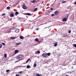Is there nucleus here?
Wrapping results in <instances>:
<instances>
[{
    "label": "nucleus",
    "mask_w": 76,
    "mask_h": 76,
    "mask_svg": "<svg viewBox=\"0 0 76 76\" xmlns=\"http://www.w3.org/2000/svg\"><path fill=\"white\" fill-rule=\"evenodd\" d=\"M23 57V55H20V56H18L16 57V59H18L20 58H21Z\"/></svg>",
    "instance_id": "1"
},
{
    "label": "nucleus",
    "mask_w": 76,
    "mask_h": 76,
    "mask_svg": "<svg viewBox=\"0 0 76 76\" xmlns=\"http://www.w3.org/2000/svg\"><path fill=\"white\" fill-rule=\"evenodd\" d=\"M42 56L43 57H44V58H46L47 57V53L42 54Z\"/></svg>",
    "instance_id": "2"
},
{
    "label": "nucleus",
    "mask_w": 76,
    "mask_h": 76,
    "mask_svg": "<svg viewBox=\"0 0 76 76\" xmlns=\"http://www.w3.org/2000/svg\"><path fill=\"white\" fill-rule=\"evenodd\" d=\"M23 9H27V7L25 6V4L23 3Z\"/></svg>",
    "instance_id": "3"
},
{
    "label": "nucleus",
    "mask_w": 76,
    "mask_h": 76,
    "mask_svg": "<svg viewBox=\"0 0 76 76\" xmlns=\"http://www.w3.org/2000/svg\"><path fill=\"white\" fill-rule=\"evenodd\" d=\"M67 20V18H64L63 20H62V21L63 22H66Z\"/></svg>",
    "instance_id": "4"
},
{
    "label": "nucleus",
    "mask_w": 76,
    "mask_h": 76,
    "mask_svg": "<svg viewBox=\"0 0 76 76\" xmlns=\"http://www.w3.org/2000/svg\"><path fill=\"white\" fill-rule=\"evenodd\" d=\"M33 75H34V76H41L40 75H41V74H39L38 73L35 75V73H34L33 74Z\"/></svg>",
    "instance_id": "5"
},
{
    "label": "nucleus",
    "mask_w": 76,
    "mask_h": 76,
    "mask_svg": "<svg viewBox=\"0 0 76 76\" xmlns=\"http://www.w3.org/2000/svg\"><path fill=\"white\" fill-rule=\"evenodd\" d=\"M59 13V11H56L54 12V13L56 15H58Z\"/></svg>",
    "instance_id": "6"
},
{
    "label": "nucleus",
    "mask_w": 76,
    "mask_h": 76,
    "mask_svg": "<svg viewBox=\"0 0 76 76\" xmlns=\"http://www.w3.org/2000/svg\"><path fill=\"white\" fill-rule=\"evenodd\" d=\"M15 54H17L18 53H19V50H15Z\"/></svg>",
    "instance_id": "7"
},
{
    "label": "nucleus",
    "mask_w": 76,
    "mask_h": 76,
    "mask_svg": "<svg viewBox=\"0 0 76 76\" xmlns=\"http://www.w3.org/2000/svg\"><path fill=\"white\" fill-rule=\"evenodd\" d=\"M20 39H24V38H25L22 36H20Z\"/></svg>",
    "instance_id": "8"
},
{
    "label": "nucleus",
    "mask_w": 76,
    "mask_h": 76,
    "mask_svg": "<svg viewBox=\"0 0 76 76\" xmlns=\"http://www.w3.org/2000/svg\"><path fill=\"white\" fill-rule=\"evenodd\" d=\"M24 15H28L29 16V15H30V16L31 15V14L30 13H24Z\"/></svg>",
    "instance_id": "9"
},
{
    "label": "nucleus",
    "mask_w": 76,
    "mask_h": 76,
    "mask_svg": "<svg viewBox=\"0 0 76 76\" xmlns=\"http://www.w3.org/2000/svg\"><path fill=\"white\" fill-rule=\"evenodd\" d=\"M10 16H11V17H13V16H14V14L11 13L10 14Z\"/></svg>",
    "instance_id": "10"
},
{
    "label": "nucleus",
    "mask_w": 76,
    "mask_h": 76,
    "mask_svg": "<svg viewBox=\"0 0 76 76\" xmlns=\"http://www.w3.org/2000/svg\"><path fill=\"white\" fill-rule=\"evenodd\" d=\"M46 54L47 57V56H50V55H51V53H46Z\"/></svg>",
    "instance_id": "11"
},
{
    "label": "nucleus",
    "mask_w": 76,
    "mask_h": 76,
    "mask_svg": "<svg viewBox=\"0 0 76 76\" xmlns=\"http://www.w3.org/2000/svg\"><path fill=\"white\" fill-rule=\"evenodd\" d=\"M15 32H16V33H18L19 32V30L18 29H17V30H16L15 31Z\"/></svg>",
    "instance_id": "12"
},
{
    "label": "nucleus",
    "mask_w": 76,
    "mask_h": 76,
    "mask_svg": "<svg viewBox=\"0 0 76 76\" xmlns=\"http://www.w3.org/2000/svg\"><path fill=\"white\" fill-rule=\"evenodd\" d=\"M62 76H69V75H68L65 74H64L62 75Z\"/></svg>",
    "instance_id": "13"
},
{
    "label": "nucleus",
    "mask_w": 76,
    "mask_h": 76,
    "mask_svg": "<svg viewBox=\"0 0 76 76\" xmlns=\"http://www.w3.org/2000/svg\"><path fill=\"white\" fill-rule=\"evenodd\" d=\"M35 41H37V42H38V41H39V40H38V39L37 38H36V39H35Z\"/></svg>",
    "instance_id": "14"
},
{
    "label": "nucleus",
    "mask_w": 76,
    "mask_h": 76,
    "mask_svg": "<svg viewBox=\"0 0 76 76\" xmlns=\"http://www.w3.org/2000/svg\"><path fill=\"white\" fill-rule=\"evenodd\" d=\"M34 67H36L37 66V64L35 63L34 65Z\"/></svg>",
    "instance_id": "15"
},
{
    "label": "nucleus",
    "mask_w": 76,
    "mask_h": 76,
    "mask_svg": "<svg viewBox=\"0 0 76 76\" xmlns=\"http://www.w3.org/2000/svg\"><path fill=\"white\" fill-rule=\"evenodd\" d=\"M10 9V7H7V10H9Z\"/></svg>",
    "instance_id": "16"
},
{
    "label": "nucleus",
    "mask_w": 76,
    "mask_h": 76,
    "mask_svg": "<svg viewBox=\"0 0 76 76\" xmlns=\"http://www.w3.org/2000/svg\"><path fill=\"white\" fill-rule=\"evenodd\" d=\"M30 67H31V66H29V65H27V69H29V68H30Z\"/></svg>",
    "instance_id": "17"
},
{
    "label": "nucleus",
    "mask_w": 76,
    "mask_h": 76,
    "mask_svg": "<svg viewBox=\"0 0 76 76\" xmlns=\"http://www.w3.org/2000/svg\"><path fill=\"white\" fill-rule=\"evenodd\" d=\"M19 14V12H16L15 13V15H18Z\"/></svg>",
    "instance_id": "18"
},
{
    "label": "nucleus",
    "mask_w": 76,
    "mask_h": 76,
    "mask_svg": "<svg viewBox=\"0 0 76 76\" xmlns=\"http://www.w3.org/2000/svg\"><path fill=\"white\" fill-rule=\"evenodd\" d=\"M73 47H74L76 48V44H73Z\"/></svg>",
    "instance_id": "19"
},
{
    "label": "nucleus",
    "mask_w": 76,
    "mask_h": 76,
    "mask_svg": "<svg viewBox=\"0 0 76 76\" xmlns=\"http://www.w3.org/2000/svg\"><path fill=\"white\" fill-rule=\"evenodd\" d=\"M10 38L12 39H15V37H11Z\"/></svg>",
    "instance_id": "20"
},
{
    "label": "nucleus",
    "mask_w": 76,
    "mask_h": 76,
    "mask_svg": "<svg viewBox=\"0 0 76 76\" xmlns=\"http://www.w3.org/2000/svg\"><path fill=\"white\" fill-rule=\"evenodd\" d=\"M36 1V0H34L33 1H31V3H35Z\"/></svg>",
    "instance_id": "21"
},
{
    "label": "nucleus",
    "mask_w": 76,
    "mask_h": 76,
    "mask_svg": "<svg viewBox=\"0 0 76 76\" xmlns=\"http://www.w3.org/2000/svg\"><path fill=\"white\" fill-rule=\"evenodd\" d=\"M57 43H55L54 45V46L55 47H56L57 46Z\"/></svg>",
    "instance_id": "22"
},
{
    "label": "nucleus",
    "mask_w": 76,
    "mask_h": 76,
    "mask_svg": "<svg viewBox=\"0 0 76 76\" xmlns=\"http://www.w3.org/2000/svg\"><path fill=\"white\" fill-rule=\"evenodd\" d=\"M30 60V58H29L26 61V63H28L29 61Z\"/></svg>",
    "instance_id": "23"
},
{
    "label": "nucleus",
    "mask_w": 76,
    "mask_h": 76,
    "mask_svg": "<svg viewBox=\"0 0 76 76\" xmlns=\"http://www.w3.org/2000/svg\"><path fill=\"white\" fill-rule=\"evenodd\" d=\"M9 71H10V70H9V69L7 70H6V72L7 73H8V72H9Z\"/></svg>",
    "instance_id": "24"
},
{
    "label": "nucleus",
    "mask_w": 76,
    "mask_h": 76,
    "mask_svg": "<svg viewBox=\"0 0 76 76\" xmlns=\"http://www.w3.org/2000/svg\"><path fill=\"white\" fill-rule=\"evenodd\" d=\"M2 46L3 45H2V44H0V48H2Z\"/></svg>",
    "instance_id": "25"
},
{
    "label": "nucleus",
    "mask_w": 76,
    "mask_h": 76,
    "mask_svg": "<svg viewBox=\"0 0 76 76\" xmlns=\"http://www.w3.org/2000/svg\"><path fill=\"white\" fill-rule=\"evenodd\" d=\"M4 57H5V58H6V57H7V54H4Z\"/></svg>",
    "instance_id": "26"
},
{
    "label": "nucleus",
    "mask_w": 76,
    "mask_h": 76,
    "mask_svg": "<svg viewBox=\"0 0 76 76\" xmlns=\"http://www.w3.org/2000/svg\"><path fill=\"white\" fill-rule=\"evenodd\" d=\"M20 60H21V59H20V60H19L18 61H15V63H17V62H18V61H20Z\"/></svg>",
    "instance_id": "27"
},
{
    "label": "nucleus",
    "mask_w": 76,
    "mask_h": 76,
    "mask_svg": "<svg viewBox=\"0 0 76 76\" xmlns=\"http://www.w3.org/2000/svg\"><path fill=\"white\" fill-rule=\"evenodd\" d=\"M15 27H13L11 28V29H14L15 28Z\"/></svg>",
    "instance_id": "28"
},
{
    "label": "nucleus",
    "mask_w": 76,
    "mask_h": 76,
    "mask_svg": "<svg viewBox=\"0 0 76 76\" xmlns=\"http://www.w3.org/2000/svg\"><path fill=\"white\" fill-rule=\"evenodd\" d=\"M38 10V9H37V8H35V9L34 10V11H37Z\"/></svg>",
    "instance_id": "29"
},
{
    "label": "nucleus",
    "mask_w": 76,
    "mask_h": 76,
    "mask_svg": "<svg viewBox=\"0 0 76 76\" xmlns=\"http://www.w3.org/2000/svg\"><path fill=\"white\" fill-rule=\"evenodd\" d=\"M37 21H38V20H36L34 21V23H35V22H37Z\"/></svg>",
    "instance_id": "30"
},
{
    "label": "nucleus",
    "mask_w": 76,
    "mask_h": 76,
    "mask_svg": "<svg viewBox=\"0 0 76 76\" xmlns=\"http://www.w3.org/2000/svg\"><path fill=\"white\" fill-rule=\"evenodd\" d=\"M66 1H63L62 2V3H66Z\"/></svg>",
    "instance_id": "31"
},
{
    "label": "nucleus",
    "mask_w": 76,
    "mask_h": 76,
    "mask_svg": "<svg viewBox=\"0 0 76 76\" xmlns=\"http://www.w3.org/2000/svg\"><path fill=\"white\" fill-rule=\"evenodd\" d=\"M10 31H7V32H6L5 33V34L6 33H10Z\"/></svg>",
    "instance_id": "32"
},
{
    "label": "nucleus",
    "mask_w": 76,
    "mask_h": 76,
    "mask_svg": "<svg viewBox=\"0 0 76 76\" xmlns=\"http://www.w3.org/2000/svg\"><path fill=\"white\" fill-rule=\"evenodd\" d=\"M68 33H69V34H70V33H71V30H69L68 31Z\"/></svg>",
    "instance_id": "33"
},
{
    "label": "nucleus",
    "mask_w": 76,
    "mask_h": 76,
    "mask_svg": "<svg viewBox=\"0 0 76 76\" xmlns=\"http://www.w3.org/2000/svg\"><path fill=\"white\" fill-rule=\"evenodd\" d=\"M21 43H16V45H19V44H20Z\"/></svg>",
    "instance_id": "34"
},
{
    "label": "nucleus",
    "mask_w": 76,
    "mask_h": 76,
    "mask_svg": "<svg viewBox=\"0 0 76 76\" xmlns=\"http://www.w3.org/2000/svg\"><path fill=\"white\" fill-rule=\"evenodd\" d=\"M37 52V53L38 54H39V53H40V51H39V50H38Z\"/></svg>",
    "instance_id": "35"
},
{
    "label": "nucleus",
    "mask_w": 76,
    "mask_h": 76,
    "mask_svg": "<svg viewBox=\"0 0 76 76\" xmlns=\"http://www.w3.org/2000/svg\"><path fill=\"white\" fill-rule=\"evenodd\" d=\"M55 16V15L54 14H52L51 15V16Z\"/></svg>",
    "instance_id": "36"
},
{
    "label": "nucleus",
    "mask_w": 76,
    "mask_h": 76,
    "mask_svg": "<svg viewBox=\"0 0 76 76\" xmlns=\"http://www.w3.org/2000/svg\"><path fill=\"white\" fill-rule=\"evenodd\" d=\"M23 72L22 71H20L19 72V73H20V74H21V73H22Z\"/></svg>",
    "instance_id": "37"
},
{
    "label": "nucleus",
    "mask_w": 76,
    "mask_h": 76,
    "mask_svg": "<svg viewBox=\"0 0 76 76\" xmlns=\"http://www.w3.org/2000/svg\"><path fill=\"white\" fill-rule=\"evenodd\" d=\"M2 44L3 45H6L5 43H2Z\"/></svg>",
    "instance_id": "38"
},
{
    "label": "nucleus",
    "mask_w": 76,
    "mask_h": 76,
    "mask_svg": "<svg viewBox=\"0 0 76 76\" xmlns=\"http://www.w3.org/2000/svg\"><path fill=\"white\" fill-rule=\"evenodd\" d=\"M6 14L5 13H4L2 14V16H4V15H5Z\"/></svg>",
    "instance_id": "39"
},
{
    "label": "nucleus",
    "mask_w": 76,
    "mask_h": 76,
    "mask_svg": "<svg viewBox=\"0 0 76 76\" xmlns=\"http://www.w3.org/2000/svg\"><path fill=\"white\" fill-rule=\"evenodd\" d=\"M63 37H67V35H64L63 36Z\"/></svg>",
    "instance_id": "40"
},
{
    "label": "nucleus",
    "mask_w": 76,
    "mask_h": 76,
    "mask_svg": "<svg viewBox=\"0 0 76 76\" xmlns=\"http://www.w3.org/2000/svg\"><path fill=\"white\" fill-rule=\"evenodd\" d=\"M36 30L37 31H38L39 30V28H36Z\"/></svg>",
    "instance_id": "41"
},
{
    "label": "nucleus",
    "mask_w": 76,
    "mask_h": 76,
    "mask_svg": "<svg viewBox=\"0 0 76 76\" xmlns=\"http://www.w3.org/2000/svg\"><path fill=\"white\" fill-rule=\"evenodd\" d=\"M38 54V52H37V51H36V52H35V54Z\"/></svg>",
    "instance_id": "42"
},
{
    "label": "nucleus",
    "mask_w": 76,
    "mask_h": 76,
    "mask_svg": "<svg viewBox=\"0 0 76 76\" xmlns=\"http://www.w3.org/2000/svg\"><path fill=\"white\" fill-rule=\"evenodd\" d=\"M20 75H19L16 74L15 76H19Z\"/></svg>",
    "instance_id": "43"
},
{
    "label": "nucleus",
    "mask_w": 76,
    "mask_h": 76,
    "mask_svg": "<svg viewBox=\"0 0 76 76\" xmlns=\"http://www.w3.org/2000/svg\"><path fill=\"white\" fill-rule=\"evenodd\" d=\"M75 5H76V1H75V2L74 3Z\"/></svg>",
    "instance_id": "44"
},
{
    "label": "nucleus",
    "mask_w": 76,
    "mask_h": 76,
    "mask_svg": "<svg viewBox=\"0 0 76 76\" xmlns=\"http://www.w3.org/2000/svg\"><path fill=\"white\" fill-rule=\"evenodd\" d=\"M53 8H51V9H50V10H53Z\"/></svg>",
    "instance_id": "45"
},
{
    "label": "nucleus",
    "mask_w": 76,
    "mask_h": 76,
    "mask_svg": "<svg viewBox=\"0 0 76 76\" xmlns=\"http://www.w3.org/2000/svg\"><path fill=\"white\" fill-rule=\"evenodd\" d=\"M71 68L72 69H73V66H72V67H71Z\"/></svg>",
    "instance_id": "46"
},
{
    "label": "nucleus",
    "mask_w": 76,
    "mask_h": 76,
    "mask_svg": "<svg viewBox=\"0 0 76 76\" xmlns=\"http://www.w3.org/2000/svg\"><path fill=\"white\" fill-rule=\"evenodd\" d=\"M38 42L39 43L41 42V41H38V42Z\"/></svg>",
    "instance_id": "47"
},
{
    "label": "nucleus",
    "mask_w": 76,
    "mask_h": 76,
    "mask_svg": "<svg viewBox=\"0 0 76 76\" xmlns=\"http://www.w3.org/2000/svg\"><path fill=\"white\" fill-rule=\"evenodd\" d=\"M69 16V14H68V15L67 16V18H68Z\"/></svg>",
    "instance_id": "48"
},
{
    "label": "nucleus",
    "mask_w": 76,
    "mask_h": 76,
    "mask_svg": "<svg viewBox=\"0 0 76 76\" xmlns=\"http://www.w3.org/2000/svg\"><path fill=\"white\" fill-rule=\"evenodd\" d=\"M27 37H30V35H27Z\"/></svg>",
    "instance_id": "49"
},
{
    "label": "nucleus",
    "mask_w": 76,
    "mask_h": 76,
    "mask_svg": "<svg viewBox=\"0 0 76 76\" xmlns=\"http://www.w3.org/2000/svg\"><path fill=\"white\" fill-rule=\"evenodd\" d=\"M19 67L18 66H17L16 67H15V68H18Z\"/></svg>",
    "instance_id": "50"
},
{
    "label": "nucleus",
    "mask_w": 76,
    "mask_h": 76,
    "mask_svg": "<svg viewBox=\"0 0 76 76\" xmlns=\"http://www.w3.org/2000/svg\"><path fill=\"white\" fill-rule=\"evenodd\" d=\"M47 27H45V28H44V29H46V28H47Z\"/></svg>",
    "instance_id": "51"
},
{
    "label": "nucleus",
    "mask_w": 76,
    "mask_h": 76,
    "mask_svg": "<svg viewBox=\"0 0 76 76\" xmlns=\"http://www.w3.org/2000/svg\"><path fill=\"white\" fill-rule=\"evenodd\" d=\"M58 50H59V49H58Z\"/></svg>",
    "instance_id": "52"
},
{
    "label": "nucleus",
    "mask_w": 76,
    "mask_h": 76,
    "mask_svg": "<svg viewBox=\"0 0 76 76\" xmlns=\"http://www.w3.org/2000/svg\"><path fill=\"white\" fill-rule=\"evenodd\" d=\"M47 23H45V24H46Z\"/></svg>",
    "instance_id": "53"
},
{
    "label": "nucleus",
    "mask_w": 76,
    "mask_h": 76,
    "mask_svg": "<svg viewBox=\"0 0 76 76\" xmlns=\"http://www.w3.org/2000/svg\"><path fill=\"white\" fill-rule=\"evenodd\" d=\"M15 30H16V28H15Z\"/></svg>",
    "instance_id": "54"
},
{
    "label": "nucleus",
    "mask_w": 76,
    "mask_h": 76,
    "mask_svg": "<svg viewBox=\"0 0 76 76\" xmlns=\"http://www.w3.org/2000/svg\"><path fill=\"white\" fill-rule=\"evenodd\" d=\"M20 57H21V56H20Z\"/></svg>",
    "instance_id": "55"
},
{
    "label": "nucleus",
    "mask_w": 76,
    "mask_h": 76,
    "mask_svg": "<svg viewBox=\"0 0 76 76\" xmlns=\"http://www.w3.org/2000/svg\"><path fill=\"white\" fill-rule=\"evenodd\" d=\"M75 65H76V64H75Z\"/></svg>",
    "instance_id": "56"
}]
</instances>
